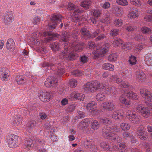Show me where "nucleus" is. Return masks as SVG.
Returning <instances> with one entry per match:
<instances>
[{"label":"nucleus","mask_w":152,"mask_h":152,"mask_svg":"<svg viewBox=\"0 0 152 152\" xmlns=\"http://www.w3.org/2000/svg\"><path fill=\"white\" fill-rule=\"evenodd\" d=\"M120 129L117 126H112L111 127L105 126L102 130L103 135L118 143L116 145H113V148L114 151H118L119 152H123L125 150L126 145L124 143H120L122 141V138L116 135L119 132Z\"/></svg>","instance_id":"nucleus-1"},{"label":"nucleus","mask_w":152,"mask_h":152,"mask_svg":"<svg viewBox=\"0 0 152 152\" xmlns=\"http://www.w3.org/2000/svg\"><path fill=\"white\" fill-rule=\"evenodd\" d=\"M84 45L83 43L74 42L70 47L68 46L67 42H65L64 44V50L60 53L59 57L61 59L65 58L73 60L77 56L75 52L81 51L84 47Z\"/></svg>","instance_id":"nucleus-2"},{"label":"nucleus","mask_w":152,"mask_h":152,"mask_svg":"<svg viewBox=\"0 0 152 152\" xmlns=\"http://www.w3.org/2000/svg\"><path fill=\"white\" fill-rule=\"evenodd\" d=\"M104 87L98 82H89L84 85L83 89L86 93L94 92L97 90L104 88Z\"/></svg>","instance_id":"nucleus-3"},{"label":"nucleus","mask_w":152,"mask_h":152,"mask_svg":"<svg viewBox=\"0 0 152 152\" xmlns=\"http://www.w3.org/2000/svg\"><path fill=\"white\" fill-rule=\"evenodd\" d=\"M39 33L38 32L36 33H34L32 35V41L31 43L36 47L37 49V50L42 53H46L47 52V51L45 48L40 47L41 44L39 41V39L38 37H39Z\"/></svg>","instance_id":"nucleus-4"},{"label":"nucleus","mask_w":152,"mask_h":152,"mask_svg":"<svg viewBox=\"0 0 152 152\" xmlns=\"http://www.w3.org/2000/svg\"><path fill=\"white\" fill-rule=\"evenodd\" d=\"M90 124V121L88 119L86 118L80 123L77 127L88 134L93 133V130L90 127H88Z\"/></svg>","instance_id":"nucleus-5"},{"label":"nucleus","mask_w":152,"mask_h":152,"mask_svg":"<svg viewBox=\"0 0 152 152\" xmlns=\"http://www.w3.org/2000/svg\"><path fill=\"white\" fill-rule=\"evenodd\" d=\"M84 144L85 148L91 151L95 152L98 150L94 140L92 139H87L84 142Z\"/></svg>","instance_id":"nucleus-6"},{"label":"nucleus","mask_w":152,"mask_h":152,"mask_svg":"<svg viewBox=\"0 0 152 152\" xmlns=\"http://www.w3.org/2000/svg\"><path fill=\"white\" fill-rule=\"evenodd\" d=\"M126 115L129 120L132 123L134 124H138L140 121L138 116L135 113L131 111L128 110L127 111Z\"/></svg>","instance_id":"nucleus-7"},{"label":"nucleus","mask_w":152,"mask_h":152,"mask_svg":"<svg viewBox=\"0 0 152 152\" xmlns=\"http://www.w3.org/2000/svg\"><path fill=\"white\" fill-rule=\"evenodd\" d=\"M109 50V49L108 47L104 45L102 46L100 51L98 49L96 50H94L93 52V53L95 58H96L102 56V55L107 53Z\"/></svg>","instance_id":"nucleus-8"},{"label":"nucleus","mask_w":152,"mask_h":152,"mask_svg":"<svg viewBox=\"0 0 152 152\" xmlns=\"http://www.w3.org/2000/svg\"><path fill=\"white\" fill-rule=\"evenodd\" d=\"M58 80L53 76L49 77L45 83V86L47 87L54 88L57 86Z\"/></svg>","instance_id":"nucleus-9"},{"label":"nucleus","mask_w":152,"mask_h":152,"mask_svg":"<svg viewBox=\"0 0 152 152\" xmlns=\"http://www.w3.org/2000/svg\"><path fill=\"white\" fill-rule=\"evenodd\" d=\"M80 32L84 36L88 38L93 39L97 36L100 31L99 29H97L92 34L90 35L89 31L86 28L83 27L81 28Z\"/></svg>","instance_id":"nucleus-10"},{"label":"nucleus","mask_w":152,"mask_h":152,"mask_svg":"<svg viewBox=\"0 0 152 152\" xmlns=\"http://www.w3.org/2000/svg\"><path fill=\"white\" fill-rule=\"evenodd\" d=\"M67 97L71 100L78 99L82 101L84 100L85 96L82 94L79 93L77 91H75L68 95Z\"/></svg>","instance_id":"nucleus-11"},{"label":"nucleus","mask_w":152,"mask_h":152,"mask_svg":"<svg viewBox=\"0 0 152 152\" xmlns=\"http://www.w3.org/2000/svg\"><path fill=\"white\" fill-rule=\"evenodd\" d=\"M38 96L42 102H48L50 100V94L49 92L41 91L38 94Z\"/></svg>","instance_id":"nucleus-12"},{"label":"nucleus","mask_w":152,"mask_h":152,"mask_svg":"<svg viewBox=\"0 0 152 152\" xmlns=\"http://www.w3.org/2000/svg\"><path fill=\"white\" fill-rule=\"evenodd\" d=\"M97 104L94 101L92 102L87 105V109L92 115H95L98 111Z\"/></svg>","instance_id":"nucleus-13"},{"label":"nucleus","mask_w":152,"mask_h":152,"mask_svg":"<svg viewBox=\"0 0 152 152\" xmlns=\"http://www.w3.org/2000/svg\"><path fill=\"white\" fill-rule=\"evenodd\" d=\"M62 18V16L60 15H53L51 18L52 22V24L50 25L51 28H54L59 22H60Z\"/></svg>","instance_id":"nucleus-14"},{"label":"nucleus","mask_w":152,"mask_h":152,"mask_svg":"<svg viewBox=\"0 0 152 152\" xmlns=\"http://www.w3.org/2000/svg\"><path fill=\"white\" fill-rule=\"evenodd\" d=\"M78 32L76 31H72L71 34H70L69 32L67 33L65 32L63 33V37H61V40L64 42H66L68 41L67 38L69 37H72L74 38H77L76 37L78 36Z\"/></svg>","instance_id":"nucleus-15"},{"label":"nucleus","mask_w":152,"mask_h":152,"mask_svg":"<svg viewBox=\"0 0 152 152\" xmlns=\"http://www.w3.org/2000/svg\"><path fill=\"white\" fill-rule=\"evenodd\" d=\"M143 129V126H140L137 129V134L141 139L145 140L148 138V137L146 134L145 133Z\"/></svg>","instance_id":"nucleus-16"},{"label":"nucleus","mask_w":152,"mask_h":152,"mask_svg":"<svg viewBox=\"0 0 152 152\" xmlns=\"http://www.w3.org/2000/svg\"><path fill=\"white\" fill-rule=\"evenodd\" d=\"M18 136H12L10 137L8 140L9 146L11 148H15L17 145Z\"/></svg>","instance_id":"nucleus-17"},{"label":"nucleus","mask_w":152,"mask_h":152,"mask_svg":"<svg viewBox=\"0 0 152 152\" xmlns=\"http://www.w3.org/2000/svg\"><path fill=\"white\" fill-rule=\"evenodd\" d=\"M102 107L104 109L111 111L115 109V105L113 102H106L102 104Z\"/></svg>","instance_id":"nucleus-18"},{"label":"nucleus","mask_w":152,"mask_h":152,"mask_svg":"<svg viewBox=\"0 0 152 152\" xmlns=\"http://www.w3.org/2000/svg\"><path fill=\"white\" fill-rule=\"evenodd\" d=\"M9 70L6 68H1L0 70V77L2 81H5L9 77Z\"/></svg>","instance_id":"nucleus-19"},{"label":"nucleus","mask_w":152,"mask_h":152,"mask_svg":"<svg viewBox=\"0 0 152 152\" xmlns=\"http://www.w3.org/2000/svg\"><path fill=\"white\" fill-rule=\"evenodd\" d=\"M15 81L19 85H24L26 82V80L22 75H17L15 77Z\"/></svg>","instance_id":"nucleus-20"},{"label":"nucleus","mask_w":152,"mask_h":152,"mask_svg":"<svg viewBox=\"0 0 152 152\" xmlns=\"http://www.w3.org/2000/svg\"><path fill=\"white\" fill-rule=\"evenodd\" d=\"M14 18L13 14L12 12H7L4 15V20L5 23H11Z\"/></svg>","instance_id":"nucleus-21"},{"label":"nucleus","mask_w":152,"mask_h":152,"mask_svg":"<svg viewBox=\"0 0 152 152\" xmlns=\"http://www.w3.org/2000/svg\"><path fill=\"white\" fill-rule=\"evenodd\" d=\"M33 146L32 141L31 139H26L25 140L23 145L24 148L27 150H30Z\"/></svg>","instance_id":"nucleus-22"},{"label":"nucleus","mask_w":152,"mask_h":152,"mask_svg":"<svg viewBox=\"0 0 152 152\" xmlns=\"http://www.w3.org/2000/svg\"><path fill=\"white\" fill-rule=\"evenodd\" d=\"M100 147L106 151H111L113 150V145L111 147L110 143L106 142H102L100 144Z\"/></svg>","instance_id":"nucleus-23"},{"label":"nucleus","mask_w":152,"mask_h":152,"mask_svg":"<svg viewBox=\"0 0 152 152\" xmlns=\"http://www.w3.org/2000/svg\"><path fill=\"white\" fill-rule=\"evenodd\" d=\"M22 120V117L20 115H17L14 116L12 123L14 125L17 126L21 123Z\"/></svg>","instance_id":"nucleus-24"},{"label":"nucleus","mask_w":152,"mask_h":152,"mask_svg":"<svg viewBox=\"0 0 152 152\" xmlns=\"http://www.w3.org/2000/svg\"><path fill=\"white\" fill-rule=\"evenodd\" d=\"M92 3L91 0H84L81 2L80 5L84 9L87 10L91 6Z\"/></svg>","instance_id":"nucleus-25"},{"label":"nucleus","mask_w":152,"mask_h":152,"mask_svg":"<svg viewBox=\"0 0 152 152\" xmlns=\"http://www.w3.org/2000/svg\"><path fill=\"white\" fill-rule=\"evenodd\" d=\"M135 77L137 80H142L145 78L146 76L142 71H139L136 72Z\"/></svg>","instance_id":"nucleus-26"},{"label":"nucleus","mask_w":152,"mask_h":152,"mask_svg":"<svg viewBox=\"0 0 152 152\" xmlns=\"http://www.w3.org/2000/svg\"><path fill=\"white\" fill-rule=\"evenodd\" d=\"M147 95L144 98L145 103L147 105H149L152 102V94L148 92Z\"/></svg>","instance_id":"nucleus-27"},{"label":"nucleus","mask_w":152,"mask_h":152,"mask_svg":"<svg viewBox=\"0 0 152 152\" xmlns=\"http://www.w3.org/2000/svg\"><path fill=\"white\" fill-rule=\"evenodd\" d=\"M124 95L123 94L120 96L119 99V101L121 103L124 104L126 107H128L130 104V103L129 101L127 100L124 97L126 95L124 93Z\"/></svg>","instance_id":"nucleus-28"},{"label":"nucleus","mask_w":152,"mask_h":152,"mask_svg":"<svg viewBox=\"0 0 152 152\" xmlns=\"http://www.w3.org/2000/svg\"><path fill=\"white\" fill-rule=\"evenodd\" d=\"M108 117H111L115 120H118L122 118L123 115L119 113L118 111H114L113 114H112L111 116H108Z\"/></svg>","instance_id":"nucleus-29"},{"label":"nucleus","mask_w":152,"mask_h":152,"mask_svg":"<svg viewBox=\"0 0 152 152\" xmlns=\"http://www.w3.org/2000/svg\"><path fill=\"white\" fill-rule=\"evenodd\" d=\"M139 15L138 10L136 9L134 10L129 12L128 15L129 18L134 19L138 17Z\"/></svg>","instance_id":"nucleus-30"},{"label":"nucleus","mask_w":152,"mask_h":152,"mask_svg":"<svg viewBox=\"0 0 152 152\" xmlns=\"http://www.w3.org/2000/svg\"><path fill=\"white\" fill-rule=\"evenodd\" d=\"M6 47L7 49L10 50L15 48V44L13 40L11 39H9L7 42Z\"/></svg>","instance_id":"nucleus-31"},{"label":"nucleus","mask_w":152,"mask_h":152,"mask_svg":"<svg viewBox=\"0 0 152 152\" xmlns=\"http://www.w3.org/2000/svg\"><path fill=\"white\" fill-rule=\"evenodd\" d=\"M106 93L108 94H111V96H113L116 93L115 88L110 86H107L105 89Z\"/></svg>","instance_id":"nucleus-32"},{"label":"nucleus","mask_w":152,"mask_h":152,"mask_svg":"<svg viewBox=\"0 0 152 152\" xmlns=\"http://www.w3.org/2000/svg\"><path fill=\"white\" fill-rule=\"evenodd\" d=\"M145 60L148 66H152V54L150 53L146 55Z\"/></svg>","instance_id":"nucleus-33"},{"label":"nucleus","mask_w":152,"mask_h":152,"mask_svg":"<svg viewBox=\"0 0 152 152\" xmlns=\"http://www.w3.org/2000/svg\"><path fill=\"white\" fill-rule=\"evenodd\" d=\"M110 81L112 80L116 81V83L120 86L123 81L121 79L118 78V77L116 75H110L109 76Z\"/></svg>","instance_id":"nucleus-34"},{"label":"nucleus","mask_w":152,"mask_h":152,"mask_svg":"<svg viewBox=\"0 0 152 152\" xmlns=\"http://www.w3.org/2000/svg\"><path fill=\"white\" fill-rule=\"evenodd\" d=\"M115 14L117 16H120L123 13V10L121 7H115L114 10Z\"/></svg>","instance_id":"nucleus-35"},{"label":"nucleus","mask_w":152,"mask_h":152,"mask_svg":"<svg viewBox=\"0 0 152 152\" xmlns=\"http://www.w3.org/2000/svg\"><path fill=\"white\" fill-rule=\"evenodd\" d=\"M141 113L145 118H147L150 115V112L149 109L147 107H146L141 112Z\"/></svg>","instance_id":"nucleus-36"},{"label":"nucleus","mask_w":152,"mask_h":152,"mask_svg":"<svg viewBox=\"0 0 152 152\" xmlns=\"http://www.w3.org/2000/svg\"><path fill=\"white\" fill-rule=\"evenodd\" d=\"M102 68L103 69L106 70H109L112 71L114 69V66L109 63H105L103 64Z\"/></svg>","instance_id":"nucleus-37"},{"label":"nucleus","mask_w":152,"mask_h":152,"mask_svg":"<svg viewBox=\"0 0 152 152\" xmlns=\"http://www.w3.org/2000/svg\"><path fill=\"white\" fill-rule=\"evenodd\" d=\"M91 128L92 130H96L97 129L99 126V122L96 120H94L91 122Z\"/></svg>","instance_id":"nucleus-38"},{"label":"nucleus","mask_w":152,"mask_h":152,"mask_svg":"<svg viewBox=\"0 0 152 152\" xmlns=\"http://www.w3.org/2000/svg\"><path fill=\"white\" fill-rule=\"evenodd\" d=\"M124 94L130 98L134 99L137 98V95L132 91H129L127 93L126 92L124 91Z\"/></svg>","instance_id":"nucleus-39"},{"label":"nucleus","mask_w":152,"mask_h":152,"mask_svg":"<svg viewBox=\"0 0 152 152\" xmlns=\"http://www.w3.org/2000/svg\"><path fill=\"white\" fill-rule=\"evenodd\" d=\"M120 126L121 129L124 131L129 130L130 127V126L129 124L124 122L121 123Z\"/></svg>","instance_id":"nucleus-40"},{"label":"nucleus","mask_w":152,"mask_h":152,"mask_svg":"<svg viewBox=\"0 0 152 152\" xmlns=\"http://www.w3.org/2000/svg\"><path fill=\"white\" fill-rule=\"evenodd\" d=\"M123 42V41L121 39L118 38L115 40L112 44L114 47H117L122 45Z\"/></svg>","instance_id":"nucleus-41"},{"label":"nucleus","mask_w":152,"mask_h":152,"mask_svg":"<svg viewBox=\"0 0 152 152\" xmlns=\"http://www.w3.org/2000/svg\"><path fill=\"white\" fill-rule=\"evenodd\" d=\"M132 44L131 42L124 43L122 46V49L124 51L129 49L132 46Z\"/></svg>","instance_id":"nucleus-42"},{"label":"nucleus","mask_w":152,"mask_h":152,"mask_svg":"<svg viewBox=\"0 0 152 152\" xmlns=\"http://www.w3.org/2000/svg\"><path fill=\"white\" fill-rule=\"evenodd\" d=\"M52 50L55 51L60 50L61 48L59 44L56 42L52 43L50 45Z\"/></svg>","instance_id":"nucleus-43"},{"label":"nucleus","mask_w":152,"mask_h":152,"mask_svg":"<svg viewBox=\"0 0 152 152\" xmlns=\"http://www.w3.org/2000/svg\"><path fill=\"white\" fill-rule=\"evenodd\" d=\"M117 58V53H112L108 57V59L109 61H115L116 60Z\"/></svg>","instance_id":"nucleus-44"},{"label":"nucleus","mask_w":152,"mask_h":152,"mask_svg":"<svg viewBox=\"0 0 152 152\" xmlns=\"http://www.w3.org/2000/svg\"><path fill=\"white\" fill-rule=\"evenodd\" d=\"M36 122L34 120H31L27 124V127L29 129L34 128L36 125Z\"/></svg>","instance_id":"nucleus-45"},{"label":"nucleus","mask_w":152,"mask_h":152,"mask_svg":"<svg viewBox=\"0 0 152 152\" xmlns=\"http://www.w3.org/2000/svg\"><path fill=\"white\" fill-rule=\"evenodd\" d=\"M105 98V96L104 93L100 92L96 96V99L98 101H101Z\"/></svg>","instance_id":"nucleus-46"},{"label":"nucleus","mask_w":152,"mask_h":152,"mask_svg":"<svg viewBox=\"0 0 152 152\" xmlns=\"http://www.w3.org/2000/svg\"><path fill=\"white\" fill-rule=\"evenodd\" d=\"M48 37L47 38V41L51 40L53 39L54 37H58V35L57 34H53L52 33H48Z\"/></svg>","instance_id":"nucleus-47"},{"label":"nucleus","mask_w":152,"mask_h":152,"mask_svg":"<svg viewBox=\"0 0 152 152\" xmlns=\"http://www.w3.org/2000/svg\"><path fill=\"white\" fill-rule=\"evenodd\" d=\"M42 65V67L45 68L44 69L46 70L50 69L51 66H53V64L51 63H44Z\"/></svg>","instance_id":"nucleus-48"},{"label":"nucleus","mask_w":152,"mask_h":152,"mask_svg":"<svg viewBox=\"0 0 152 152\" xmlns=\"http://www.w3.org/2000/svg\"><path fill=\"white\" fill-rule=\"evenodd\" d=\"M142 32L143 34H149L151 33V29L147 27L144 26L141 28Z\"/></svg>","instance_id":"nucleus-49"},{"label":"nucleus","mask_w":152,"mask_h":152,"mask_svg":"<svg viewBox=\"0 0 152 152\" xmlns=\"http://www.w3.org/2000/svg\"><path fill=\"white\" fill-rule=\"evenodd\" d=\"M123 23V20L121 19H115L114 21V24L117 27L121 26Z\"/></svg>","instance_id":"nucleus-50"},{"label":"nucleus","mask_w":152,"mask_h":152,"mask_svg":"<svg viewBox=\"0 0 152 152\" xmlns=\"http://www.w3.org/2000/svg\"><path fill=\"white\" fill-rule=\"evenodd\" d=\"M125 28L127 31H134L137 28V27L135 26H132L130 25H127L124 26Z\"/></svg>","instance_id":"nucleus-51"},{"label":"nucleus","mask_w":152,"mask_h":152,"mask_svg":"<svg viewBox=\"0 0 152 152\" xmlns=\"http://www.w3.org/2000/svg\"><path fill=\"white\" fill-rule=\"evenodd\" d=\"M72 74L73 75L75 76H81L83 74V73L81 71L79 70H75L73 71Z\"/></svg>","instance_id":"nucleus-52"},{"label":"nucleus","mask_w":152,"mask_h":152,"mask_svg":"<svg viewBox=\"0 0 152 152\" xmlns=\"http://www.w3.org/2000/svg\"><path fill=\"white\" fill-rule=\"evenodd\" d=\"M140 92L141 96L144 98L145 96L147 95V94L148 93V92H150L148 91L145 88H142L140 90Z\"/></svg>","instance_id":"nucleus-53"},{"label":"nucleus","mask_w":152,"mask_h":152,"mask_svg":"<svg viewBox=\"0 0 152 152\" xmlns=\"http://www.w3.org/2000/svg\"><path fill=\"white\" fill-rule=\"evenodd\" d=\"M88 48L90 49H94V50L98 49L97 46H96L94 42L92 41H90L88 42Z\"/></svg>","instance_id":"nucleus-54"},{"label":"nucleus","mask_w":152,"mask_h":152,"mask_svg":"<svg viewBox=\"0 0 152 152\" xmlns=\"http://www.w3.org/2000/svg\"><path fill=\"white\" fill-rule=\"evenodd\" d=\"M101 21L102 23H106L107 24L110 23L109 16L108 15H104L101 19Z\"/></svg>","instance_id":"nucleus-55"},{"label":"nucleus","mask_w":152,"mask_h":152,"mask_svg":"<svg viewBox=\"0 0 152 152\" xmlns=\"http://www.w3.org/2000/svg\"><path fill=\"white\" fill-rule=\"evenodd\" d=\"M101 13V11L98 10H94L93 12V16L94 18H97L99 17Z\"/></svg>","instance_id":"nucleus-56"},{"label":"nucleus","mask_w":152,"mask_h":152,"mask_svg":"<svg viewBox=\"0 0 152 152\" xmlns=\"http://www.w3.org/2000/svg\"><path fill=\"white\" fill-rule=\"evenodd\" d=\"M130 1L132 4L138 7L140 6L142 4L140 0H130Z\"/></svg>","instance_id":"nucleus-57"},{"label":"nucleus","mask_w":152,"mask_h":152,"mask_svg":"<svg viewBox=\"0 0 152 152\" xmlns=\"http://www.w3.org/2000/svg\"><path fill=\"white\" fill-rule=\"evenodd\" d=\"M145 107L143 104H138L136 107L137 111L139 113H141Z\"/></svg>","instance_id":"nucleus-58"},{"label":"nucleus","mask_w":152,"mask_h":152,"mask_svg":"<svg viewBox=\"0 0 152 152\" xmlns=\"http://www.w3.org/2000/svg\"><path fill=\"white\" fill-rule=\"evenodd\" d=\"M116 2L118 4L123 6H126L128 4L127 0H116Z\"/></svg>","instance_id":"nucleus-59"},{"label":"nucleus","mask_w":152,"mask_h":152,"mask_svg":"<svg viewBox=\"0 0 152 152\" xmlns=\"http://www.w3.org/2000/svg\"><path fill=\"white\" fill-rule=\"evenodd\" d=\"M69 85L71 87H75L77 85V80L74 79H71L69 81Z\"/></svg>","instance_id":"nucleus-60"},{"label":"nucleus","mask_w":152,"mask_h":152,"mask_svg":"<svg viewBox=\"0 0 152 152\" xmlns=\"http://www.w3.org/2000/svg\"><path fill=\"white\" fill-rule=\"evenodd\" d=\"M136 59L135 57L134 56H131L129 58V62L130 64L132 65H134L136 64Z\"/></svg>","instance_id":"nucleus-61"},{"label":"nucleus","mask_w":152,"mask_h":152,"mask_svg":"<svg viewBox=\"0 0 152 152\" xmlns=\"http://www.w3.org/2000/svg\"><path fill=\"white\" fill-rule=\"evenodd\" d=\"M134 39L135 40L138 41H142L145 39V38L142 35H135L134 37Z\"/></svg>","instance_id":"nucleus-62"},{"label":"nucleus","mask_w":152,"mask_h":152,"mask_svg":"<svg viewBox=\"0 0 152 152\" xmlns=\"http://www.w3.org/2000/svg\"><path fill=\"white\" fill-rule=\"evenodd\" d=\"M75 106L74 104H72L69 105L66 109V111L68 113H70L72 112L75 109Z\"/></svg>","instance_id":"nucleus-63"},{"label":"nucleus","mask_w":152,"mask_h":152,"mask_svg":"<svg viewBox=\"0 0 152 152\" xmlns=\"http://www.w3.org/2000/svg\"><path fill=\"white\" fill-rule=\"evenodd\" d=\"M119 31L118 29H113L111 31L110 35L113 37H115L118 34Z\"/></svg>","instance_id":"nucleus-64"}]
</instances>
